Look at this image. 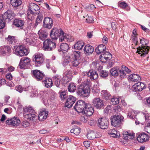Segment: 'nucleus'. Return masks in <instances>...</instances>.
I'll list each match as a JSON object with an SVG mask.
<instances>
[{
    "label": "nucleus",
    "mask_w": 150,
    "mask_h": 150,
    "mask_svg": "<svg viewBox=\"0 0 150 150\" xmlns=\"http://www.w3.org/2000/svg\"><path fill=\"white\" fill-rule=\"evenodd\" d=\"M77 92L78 95L82 97L88 96L90 93V89L89 84L85 83H82L78 87Z\"/></svg>",
    "instance_id": "nucleus-1"
},
{
    "label": "nucleus",
    "mask_w": 150,
    "mask_h": 150,
    "mask_svg": "<svg viewBox=\"0 0 150 150\" xmlns=\"http://www.w3.org/2000/svg\"><path fill=\"white\" fill-rule=\"evenodd\" d=\"M140 43L142 45V47H139L140 50L138 53L141 54V56L143 57H144L148 52L149 48L150 47L147 46L149 43V41L146 39L142 38L140 39Z\"/></svg>",
    "instance_id": "nucleus-2"
},
{
    "label": "nucleus",
    "mask_w": 150,
    "mask_h": 150,
    "mask_svg": "<svg viewBox=\"0 0 150 150\" xmlns=\"http://www.w3.org/2000/svg\"><path fill=\"white\" fill-rule=\"evenodd\" d=\"M56 47L54 42L50 39H47L43 42L42 49L45 51H51L54 50Z\"/></svg>",
    "instance_id": "nucleus-3"
},
{
    "label": "nucleus",
    "mask_w": 150,
    "mask_h": 150,
    "mask_svg": "<svg viewBox=\"0 0 150 150\" xmlns=\"http://www.w3.org/2000/svg\"><path fill=\"white\" fill-rule=\"evenodd\" d=\"M33 61L34 62L36 66H40L44 61L43 54L40 53H36L33 57Z\"/></svg>",
    "instance_id": "nucleus-4"
},
{
    "label": "nucleus",
    "mask_w": 150,
    "mask_h": 150,
    "mask_svg": "<svg viewBox=\"0 0 150 150\" xmlns=\"http://www.w3.org/2000/svg\"><path fill=\"white\" fill-rule=\"evenodd\" d=\"M29 52V50L22 45L16 47L14 51V53L16 54L21 57L27 55Z\"/></svg>",
    "instance_id": "nucleus-5"
},
{
    "label": "nucleus",
    "mask_w": 150,
    "mask_h": 150,
    "mask_svg": "<svg viewBox=\"0 0 150 150\" xmlns=\"http://www.w3.org/2000/svg\"><path fill=\"white\" fill-rule=\"evenodd\" d=\"M123 119V117L121 115H115L111 116L110 120L112 125L115 127H117L121 124Z\"/></svg>",
    "instance_id": "nucleus-6"
},
{
    "label": "nucleus",
    "mask_w": 150,
    "mask_h": 150,
    "mask_svg": "<svg viewBox=\"0 0 150 150\" xmlns=\"http://www.w3.org/2000/svg\"><path fill=\"white\" fill-rule=\"evenodd\" d=\"M93 105L97 109H101L104 108V102L100 98H95L92 100Z\"/></svg>",
    "instance_id": "nucleus-7"
},
{
    "label": "nucleus",
    "mask_w": 150,
    "mask_h": 150,
    "mask_svg": "<svg viewBox=\"0 0 150 150\" xmlns=\"http://www.w3.org/2000/svg\"><path fill=\"white\" fill-rule=\"evenodd\" d=\"M39 9V7L38 5L34 3H31L30 5V8L27 11L28 18L29 19L30 16H31V14L32 16L33 14L38 13Z\"/></svg>",
    "instance_id": "nucleus-8"
},
{
    "label": "nucleus",
    "mask_w": 150,
    "mask_h": 150,
    "mask_svg": "<svg viewBox=\"0 0 150 150\" xmlns=\"http://www.w3.org/2000/svg\"><path fill=\"white\" fill-rule=\"evenodd\" d=\"M80 52L79 51H75L73 52L74 57L71 62V65L72 66L77 67L80 63Z\"/></svg>",
    "instance_id": "nucleus-9"
},
{
    "label": "nucleus",
    "mask_w": 150,
    "mask_h": 150,
    "mask_svg": "<svg viewBox=\"0 0 150 150\" xmlns=\"http://www.w3.org/2000/svg\"><path fill=\"white\" fill-rule=\"evenodd\" d=\"M86 105L84 101L80 100L76 103L74 107V108L76 111L79 113H82Z\"/></svg>",
    "instance_id": "nucleus-10"
},
{
    "label": "nucleus",
    "mask_w": 150,
    "mask_h": 150,
    "mask_svg": "<svg viewBox=\"0 0 150 150\" xmlns=\"http://www.w3.org/2000/svg\"><path fill=\"white\" fill-rule=\"evenodd\" d=\"M131 71L126 66L122 65L121 68L119 70L118 76L121 79L126 78V74L130 73Z\"/></svg>",
    "instance_id": "nucleus-11"
},
{
    "label": "nucleus",
    "mask_w": 150,
    "mask_h": 150,
    "mask_svg": "<svg viewBox=\"0 0 150 150\" xmlns=\"http://www.w3.org/2000/svg\"><path fill=\"white\" fill-rule=\"evenodd\" d=\"M62 33H63V31L61 29H58L56 28H54L51 30L50 37L53 40H57L59 35H60V34Z\"/></svg>",
    "instance_id": "nucleus-12"
},
{
    "label": "nucleus",
    "mask_w": 150,
    "mask_h": 150,
    "mask_svg": "<svg viewBox=\"0 0 150 150\" xmlns=\"http://www.w3.org/2000/svg\"><path fill=\"white\" fill-rule=\"evenodd\" d=\"M21 121L17 117L8 118L6 121V124L11 126L17 127L20 124Z\"/></svg>",
    "instance_id": "nucleus-13"
},
{
    "label": "nucleus",
    "mask_w": 150,
    "mask_h": 150,
    "mask_svg": "<svg viewBox=\"0 0 150 150\" xmlns=\"http://www.w3.org/2000/svg\"><path fill=\"white\" fill-rule=\"evenodd\" d=\"M53 25V20L51 18L46 17L44 18L43 25L44 28L50 29L52 28Z\"/></svg>",
    "instance_id": "nucleus-14"
},
{
    "label": "nucleus",
    "mask_w": 150,
    "mask_h": 150,
    "mask_svg": "<svg viewBox=\"0 0 150 150\" xmlns=\"http://www.w3.org/2000/svg\"><path fill=\"white\" fill-rule=\"evenodd\" d=\"M108 120L105 117L101 118L98 120V126L101 129L107 128L108 125Z\"/></svg>",
    "instance_id": "nucleus-15"
},
{
    "label": "nucleus",
    "mask_w": 150,
    "mask_h": 150,
    "mask_svg": "<svg viewBox=\"0 0 150 150\" xmlns=\"http://www.w3.org/2000/svg\"><path fill=\"white\" fill-rule=\"evenodd\" d=\"M30 60V58L25 57L22 58L19 64V66L20 69H26V66L29 65Z\"/></svg>",
    "instance_id": "nucleus-16"
},
{
    "label": "nucleus",
    "mask_w": 150,
    "mask_h": 150,
    "mask_svg": "<svg viewBox=\"0 0 150 150\" xmlns=\"http://www.w3.org/2000/svg\"><path fill=\"white\" fill-rule=\"evenodd\" d=\"M32 76L37 80H42L45 76L44 74L41 71L38 70H32Z\"/></svg>",
    "instance_id": "nucleus-17"
},
{
    "label": "nucleus",
    "mask_w": 150,
    "mask_h": 150,
    "mask_svg": "<svg viewBox=\"0 0 150 150\" xmlns=\"http://www.w3.org/2000/svg\"><path fill=\"white\" fill-rule=\"evenodd\" d=\"M76 100V98L70 95L67 97L65 103V106L68 108H71Z\"/></svg>",
    "instance_id": "nucleus-18"
},
{
    "label": "nucleus",
    "mask_w": 150,
    "mask_h": 150,
    "mask_svg": "<svg viewBox=\"0 0 150 150\" xmlns=\"http://www.w3.org/2000/svg\"><path fill=\"white\" fill-rule=\"evenodd\" d=\"M149 138V136L147 134L142 132L139 134L137 139L139 142L143 143L148 141Z\"/></svg>",
    "instance_id": "nucleus-19"
},
{
    "label": "nucleus",
    "mask_w": 150,
    "mask_h": 150,
    "mask_svg": "<svg viewBox=\"0 0 150 150\" xmlns=\"http://www.w3.org/2000/svg\"><path fill=\"white\" fill-rule=\"evenodd\" d=\"M94 112L93 108L90 104H87L86 105L85 108L82 113L86 115V116L91 115Z\"/></svg>",
    "instance_id": "nucleus-20"
},
{
    "label": "nucleus",
    "mask_w": 150,
    "mask_h": 150,
    "mask_svg": "<svg viewBox=\"0 0 150 150\" xmlns=\"http://www.w3.org/2000/svg\"><path fill=\"white\" fill-rule=\"evenodd\" d=\"M11 52V47L8 46L0 47V53L4 56H8Z\"/></svg>",
    "instance_id": "nucleus-21"
},
{
    "label": "nucleus",
    "mask_w": 150,
    "mask_h": 150,
    "mask_svg": "<svg viewBox=\"0 0 150 150\" xmlns=\"http://www.w3.org/2000/svg\"><path fill=\"white\" fill-rule=\"evenodd\" d=\"M112 55L111 54L106 51L99 57L100 60L104 62H105L108 60H110L112 58Z\"/></svg>",
    "instance_id": "nucleus-22"
},
{
    "label": "nucleus",
    "mask_w": 150,
    "mask_h": 150,
    "mask_svg": "<svg viewBox=\"0 0 150 150\" xmlns=\"http://www.w3.org/2000/svg\"><path fill=\"white\" fill-rule=\"evenodd\" d=\"M87 76L90 77L91 80H94L97 79L98 77L96 71L94 70L91 69L88 72H86Z\"/></svg>",
    "instance_id": "nucleus-23"
},
{
    "label": "nucleus",
    "mask_w": 150,
    "mask_h": 150,
    "mask_svg": "<svg viewBox=\"0 0 150 150\" xmlns=\"http://www.w3.org/2000/svg\"><path fill=\"white\" fill-rule=\"evenodd\" d=\"M48 111H46L45 109L41 110L39 113L38 117L40 121H42L45 120L48 115Z\"/></svg>",
    "instance_id": "nucleus-24"
},
{
    "label": "nucleus",
    "mask_w": 150,
    "mask_h": 150,
    "mask_svg": "<svg viewBox=\"0 0 150 150\" xmlns=\"http://www.w3.org/2000/svg\"><path fill=\"white\" fill-rule=\"evenodd\" d=\"M15 15L13 11L8 10L5 12L4 14L2 15L4 18V19L6 20L7 19L8 20L12 19Z\"/></svg>",
    "instance_id": "nucleus-25"
},
{
    "label": "nucleus",
    "mask_w": 150,
    "mask_h": 150,
    "mask_svg": "<svg viewBox=\"0 0 150 150\" xmlns=\"http://www.w3.org/2000/svg\"><path fill=\"white\" fill-rule=\"evenodd\" d=\"M101 134L99 133L94 131H91L87 135V138L90 140H93L96 138H99Z\"/></svg>",
    "instance_id": "nucleus-26"
},
{
    "label": "nucleus",
    "mask_w": 150,
    "mask_h": 150,
    "mask_svg": "<svg viewBox=\"0 0 150 150\" xmlns=\"http://www.w3.org/2000/svg\"><path fill=\"white\" fill-rule=\"evenodd\" d=\"M106 47L105 45L101 44L96 48L95 51L98 54L102 55V54L106 51Z\"/></svg>",
    "instance_id": "nucleus-27"
},
{
    "label": "nucleus",
    "mask_w": 150,
    "mask_h": 150,
    "mask_svg": "<svg viewBox=\"0 0 150 150\" xmlns=\"http://www.w3.org/2000/svg\"><path fill=\"white\" fill-rule=\"evenodd\" d=\"M144 87L145 85L142 82H138L134 85V89L136 91H141Z\"/></svg>",
    "instance_id": "nucleus-28"
},
{
    "label": "nucleus",
    "mask_w": 150,
    "mask_h": 150,
    "mask_svg": "<svg viewBox=\"0 0 150 150\" xmlns=\"http://www.w3.org/2000/svg\"><path fill=\"white\" fill-rule=\"evenodd\" d=\"M39 38L42 40H44L47 38V33L45 30L41 29L38 32Z\"/></svg>",
    "instance_id": "nucleus-29"
},
{
    "label": "nucleus",
    "mask_w": 150,
    "mask_h": 150,
    "mask_svg": "<svg viewBox=\"0 0 150 150\" xmlns=\"http://www.w3.org/2000/svg\"><path fill=\"white\" fill-rule=\"evenodd\" d=\"M62 78L61 76L60 75L56 74L53 77V79L56 86L58 87H60L61 86L60 80Z\"/></svg>",
    "instance_id": "nucleus-30"
},
{
    "label": "nucleus",
    "mask_w": 150,
    "mask_h": 150,
    "mask_svg": "<svg viewBox=\"0 0 150 150\" xmlns=\"http://www.w3.org/2000/svg\"><path fill=\"white\" fill-rule=\"evenodd\" d=\"M24 24V21L23 20L18 19H15L13 21V24L16 27L20 28L21 29L22 28Z\"/></svg>",
    "instance_id": "nucleus-31"
},
{
    "label": "nucleus",
    "mask_w": 150,
    "mask_h": 150,
    "mask_svg": "<svg viewBox=\"0 0 150 150\" xmlns=\"http://www.w3.org/2000/svg\"><path fill=\"white\" fill-rule=\"evenodd\" d=\"M94 50V48L89 45H86L84 48V52L88 55H89L90 54H92Z\"/></svg>",
    "instance_id": "nucleus-32"
},
{
    "label": "nucleus",
    "mask_w": 150,
    "mask_h": 150,
    "mask_svg": "<svg viewBox=\"0 0 150 150\" xmlns=\"http://www.w3.org/2000/svg\"><path fill=\"white\" fill-rule=\"evenodd\" d=\"M129 77L130 81L134 82H137L141 79L140 77L136 74H131Z\"/></svg>",
    "instance_id": "nucleus-33"
},
{
    "label": "nucleus",
    "mask_w": 150,
    "mask_h": 150,
    "mask_svg": "<svg viewBox=\"0 0 150 150\" xmlns=\"http://www.w3.org/2000/svg\"><path fill=\"white\" fill-rule=\"evenodd\" d=\"M43 18V16L42 14L38 13L36 19L35 23L34 24V27H36L39 24L42 22Z\"/></svg>",
    "instance_id": "nucleus-34"
},
{
    "label": "nucleus",
    "mask_w": 150,
    "mask_h": 150,
    "mask_svg": "<svg viewBox=\"0 0 150 150\" xmlns=\"http://www.w3.org/2000/svg\"><path fill=\"white\" fill-rule=\"evenodd\" d=\"M23 111L24 115H25V114H26L35 113V111L33 108L30 106L24 107Z\"/></svg>",
    "instance_id": "nucleus-35"
},
{
    "label": "nucleus",
    "mask_w": 150,
    "mask_h": 150,
    "mask_svg": "<svg viewBox=\"0 0 150 150\" xmlns=\"http://www.w3.org/2000/svg\"><path fill=\"white\" fill-rule=\"evenodd\" d=\"M35 113H30L26 114H25L24 116L25 118L29 120L33 121L35 120L36 117V115L34 114Z\"/></svg>",
    "instance_id": "nucleus-36"
},
{
    "label": "nucleus",
    "mask_w": 150,
    "mask_h": 150,
    "mask_svg": "<svg viewBox=\"0 0 150 150\" xmlns=\"http://www.w3.org/2000/svg\"><path fill=\"white\" fill-rule=\"evenodd\" d=\"M60 34V35H59V36L58 37L59 38V41L60 42H62L64 40H69L70 38L69 36L68 35L67 36L65 35V34L64 33V32L63 33H62L61 34Z\"/></svg>",
    "instance_id": "nucleus-37"
},
{
    "label": "nucleus",
    "mask_w": 150,
    "mask_h": 150,
    "mask_svg": "<svg viewBox=\"0 0 150 150\" xmlns=\"http://www.w3.org/2000/svg\"><path fill=\"white\" fill-rule=\"evenodd\" d=\"M84 43L82 41H78L75 45L74 48L77 50H80L82 48Z\"/></svg>",
    "instance_id": "nucleus-38"
},
{
    "label": "nucleus",
    "mask_w": 150,
    "mask_h": 150,
    "mask_svg": "<svg viewBox=\"0 0 150 150\" xmlns=\"http://www.w3.org/2000/svg\"><path fill=\"white\" fill-rule=\"evenodd\" d=\"M44 85L47 88H50L52 84V80L51 79H46L43 81Z\"/></svg>",
    "instance_id": "nucleus-39"
},
{
    "label": "nucleus",
    "mask_w": 150,
    "mask_h": 150,
    "mask_svg": "<svg viewBox=\"0 0 150 150\" xmlns=\"http://www.w3.org/2000/svg\"><path fill=\"white\" fill-rule=\"evenodd\" d=\"M69 49V46L67 44L65 43H62L60 45V49H58L59 52L67 51Z\"/></svg>",
    "instance_id": "nucleus-40"
},
{
    "label": "nucleus",
    "mask_w": 150,
    "mask_h": 150,
    "mask_svg": "<svg viewBox=\"0 0 150 150\" xmlns=\"http://www.w3.org/2000/svg\"><path fill=\"white\" fill-rule=\"evenodd\" d=\"M124 137L125 139L129 140L132 139L134 138L135 134L129 133L128 132H126L124 133Z\"/></svg>",
    "instance_id": "nucleus-41"
},
{
    "label": "nucleus",
    "mask_w": 150,
    "mask_h": 150,
    "mask_svg": "<svg viewBox=\"0 0 150 150\" xmlns=\"http://www.w3.org/2000/svg\"><path fill=\"white\" fill-rule=\"evenodd\" d=\"M10 2L12 5L15 7L19 6L22 3L21 0H11Z\"/></svg>",
    "instance_id": "nucleus-42"
},
{
    "label": "nucleus",
    "mask_w": 150,
    "mask_h": 150,
    "mask_svg": "<svg viewBox=\"0 0 150 150\" xmlns=\"http://www.w3.org/2000/svg\"><path fill=\"white\" fill-rule=\"evenodd\" d=\"M5 40L10 44H13V42H15V37L13 36L9 35L7 38H5Z\"/></svg>",
    "instance_id": "nucleus-43"
},
{
    "label": "nucleus",
    "mask_w": 150,
    "mask_h": 150,
    "mask_svg": "<svg viewBox=\"0 0 150 150\" xmlns=\"http://www.w3.org/2000/svg\"><path fill=\"white\" fill-rule=\"evenodd\" d=\"M76 87L75 84L70 83L68 86V89L69 91L70 92H74L76 89Z\"/></svg>",
    "instance_id": "nucleus-44"
},
{
    "label": "nucleus",
    "mask_w": 150,
    "mask_h": 150,
    "mask_svg": "<svg viewBox=\"0 0 150 150\" xmlns=\"http://www.w3.org/2000/svg\"><path fill=\"white\" fill-rule=\"evenodd\" d=\"M119 70L116 67L112 68L110 70V73L111 75L113 76H118Z\"/></svg>",
    "instance_id": "nucleus-45"
},
{
    "label": "nucleus",
    "mask_w": 150,
    "mask_h": 150,
    "mask_svg": "<svg viewBox=\"0 0 150 150\" xmlns=\"http://www.w3.org/2000/svg\"><path fill=\"white\" fill-rule=\"evenodd\" d=\"M101 94L103 97L105 99L109 100L110 98V94L107 91H102Z\"/></svg>",
    "instance_id": "nucleus-46"
},
{
    "label": "nucleus",
    "mask_w": 150,
    "mask_h": 150,
    "mask_svg": "<svg viewBox=\"0 0 150 150\" xmlns=\"http://www.w3.org/2000/svg\"><path fill=\"white\" fill-rule=\"evenodd\" d=\"M16 90L20 93H22L23 91H26L29 90L28 89V87L24 88L21 85L16 86Z\"/></svg>",
    "instance_id": "nucleus-47"
},
{
    "label": "nucleus",
    "mask_w": 150,
    "mask_h": 150,
    "mask_svg": "<svg viewBox=\"0 0 150 150\" xmlns=\"http://www.w3.org/2000/svg\"><path fill=\"white\" fill-rule=\"evenodd\" d=\"M5 25V20L2 15H0V29H3Z\"/></svg>",
    "instance_id": "nucleus-48"
},
{
    "label": "nucleus",
    "mask_w": 150,
    "mask_h": 150,
    "mask_svg": "<svg viewBox=\"0 0 150 150\" xmlns=\"http://www.w3.org/2000/svg\"><path fill=\"white\" fill-rule=\"evenodd\" d=\"M80 132L81 129L79 128H73L71 129L70 131V132L72 134V135L74 134L76 135L79 134Z\"/></svg>",
    "instance_id": "nucleus-49"
},
{
    "label": "nucleus",
    "mask_w": 150,
    "mask_h": 150,
    "mask_svg": "<svg viewBox=\"0 0 150 150\" xmlns=\"http://www.w3.org/2000/svg\"><path fill=\"white\" fill-rule=\"evenodd\" d=\"M127 117L133 119L135 118L137 114L135 111L132 110L131 112H128L127 114Z\"/></svg>",
    "instance_id": "nucleus-50"
},
{
    "label": "nucleus",
    "mask_w": 150,
    "mask_h": 150,
    "mask_svg": "<svg viewBox=\"0 0 150 150\" xmlns=\"http://www.w3.org/2000/svg\"><path fill=\"white\" fill-rule=\"evenodd\" d=\"M62 80L64 83H67L71 80L70 76L68 74L64 76Z\"/></svg>",
    "instance_id": "nucleus-51"
},
{
    "label": "nucleus",
    "mask_w": 150,
    "mask_h": 150,
    "mask_svg": "<svg viewBox=\"0 0 150 150\" xmlns=\"http://www.w3.org/2000/svg\"><path fill=\"white\" fill-rule=\"evenodd\" d=\"M116 132V133H112V132H110L109 134V135L111 137H116V138H119L120 136V134L119 132H117L115 130H112V132Z\"/></svg>",
    "instance_id": "nucleus-52"
},
{
    "label": "nucleus",
    "mask_w": 150,
    "mask_h": 150,
    "mask_svg": "<svg viewBox=\"0 0 150 150\" xmlns=\"http://www.w3.org/2000/svg\"><path fill=\"white\" fill-rule=\"evenodd\" d=\"M119 103L118 98H113L111 100V104L113 105L118 104Z\"/></svg>",
    "instance_id": "nucleus-53"
},
{
    "label": "nucleus",
    "mask_w": 150,
    "mask_h": 150,
    "mask_svg": "<svg viewBox=\"0 0 150 150\" xmlns=\"http://www.w3.org/2000/svg\"><path fill=\"white\" fill-rule=\"evenodd\" d=\"M28 89L29 90H28V93H31L30 95V97H35L36 96V94H37L35 91L33 90H32V89L31 87H28Z\"/></svg>",
    "instance_id": "nucleus-54"
},
{
    "label": "nucleus",
    "mask_w": 150,
    "mask_h": 150,
    "mask_svg": "<svg viewBox=\"0 0 150 150\" xmlns=\"http://www.w3.org/2000/svg\"><path fill=\"white\" fill-rule=\"evenodd\" d=\"M100 76L104 78L107 77L108 75V71L102 70L100 71Z\"/></svg>",
    "instance_id": "nucleus-55"
},
{
    "label": "nucleus",
    "mask_w": 150,
    "mask_h": 150,
    "mask_svg": "<svg viewBox=\"0 0 150 150\" xmlns=\"http://www.w3.org/2000/svg\"><path fill=\"white\" fill-rule=\"evenodd\" d=\"M118 6L121 8H124L127 6V4L125 2H121L119 1L118 3Z\"/></svg>",
    "instance_id": "nucleus-56"
},
{
    "label": "nucleus",
    "mask_w": 150,
    "mask_h": 150,
    "mask_svg": "<svg viewBox=\"0 0 150 150\" xmlns=\"http://www.w3.org/2000/svg\"><path fill=\"white\" fill-rule=\"evenodd\" d=\"M61 98L63 100L67 97L66 92L65 91L59 92Z\"/></svg>",
    "instance_id": "nucleus-57"
},
{
    "label": "nucleus",
    "mask_w": 150,
    "mask_h": 150,
    "mask_svg": "<svg viewBox=\"0 0 150 150\" xmlns=\"http://www.w3.org/2000/svg\"><path fill=\"white\" fill-rule=\"evenodd\" d=\"M86 17H87L86 19V20L88 23H92L94 21L93 19V18L92 16L89 17L88 16L87 17L86 16Z\"/></svg>",
    "instance_id": "nucleus-58"
},
{
    "label": "nucleus",
    "mask_w": 150,
    "mask_h": 150,
    "mask_svg": "<svg viewBox=\"0 0 150 150\" xmlns=\"http://www.w3.org/2000/svg\"><path fill=\"white\" fill-rule=\"evenodd\" d=\"M114 110L117 112H120L121 110V107L119 105L115 106L114 108Z\"/></svg>",
    "instance_id": "nucleus-59"
},
{
    "label": "nucleus",
    "mask_w": 150,
    "mask_h": 150,
    "mask_svg": "<svg viewBox=\"0 0 150 150\" xmlns=\"http://www.w3.org/2000/svg\"><path fill=\"white\" fill-rule=\"evenodd\" d=\"M50 60L49 59H47L46 60V67H47L49 69L50 68Z\"/></svg>",
    "instance_id": "nucleus-60"
},
{
    "label": "nucleus",
    "mask_w": 150,
    "mask_h": 150,
    "mask_svg": "<svg viewBox=\"0 0 150 150\" xmlns=\"http://www.w3.org/2000/svg\"><path fill=\"white\" fill-rule=\"evenodd\" d=\"M29 125L30 123L29 122L27 121H24L23 122V125L24 127H26L28 126H29Z\"/></svg>",
    "instance_id": "nucleus-61"
},
{
    "label": "nucleus",
    "mask_w": 150,
    "mask_h": 150,
    "mask_svg": "<svg viewBox=\"0 0 150 150\" xmlns=\"http://www.w3.org/2000/svg\"><path fill=\"white\" fill-rule=\"evenodd\" d=\"M111 109V106L110 105H109V106H107L105 109V112L106 113H108L109 110H110Z\"/></svg>",
    "instance_id": "nucleus-62"
},
{
    "label": "nucleus",
    "mask_w": 150,
    "mask_h": 150,
    "mask_svg": "<svg viewBox=\"0 0 150 150\" xmlns=\"http://www.w3.org/2000/svg\"><path fill=\"white\" fill-rule=\"evenodd\" d=\"M140 25L141 27V28L142 29V30H143L145 32H149V29H148L146 28L145 27L144 25Z\"/></svg>",
    "instance_id": "nucleus-63"
},
{
    "label": "nucleus",
    "mask_w": 150,
    "mask_h": 150,
    "mask_svg": "<svg viewBox=\"0 0 150 150\" xmlns=\"http://www.w3.org/2000/svg\"><path fill=\"white\" fill-rule=\"evenodd\" d=\"M87 118L86 116H82L81 117V121L84 122H86Z\"/></svg>",
    "instance_id": "nucleus-64"
}]
</instances>
